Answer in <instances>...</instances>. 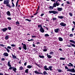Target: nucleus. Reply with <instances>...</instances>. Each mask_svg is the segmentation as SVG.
<instances>
[{"mask_svg":"<svg viewBox=\"0 0 75 75\" xmlns=\"http://www.w3.org/2000/svg\"><path fill=\"white\" fill-rule=\"evenodd\" d=\"M49 8H50V10H53L52 7V6H49Z\"/></svg>","mask_w":75,"mask_h":75,"instance_id":"79ce46f5","label":"nucleus"},{"mask_svg":"<svg viewBox=\"0 0 75 75\" xmlns=\"http://www.w3.org/2000/svg\"><path fill=\"white\" fill-rule=\"evenodd\" d=\"M67 4H70V3H69V2L68 1H67Z\"/></svg>","mask_w":75,"mask_h":75,"instance_id":"680f3d73","label":"nucleus"},{"mask_svg":"<svg viewBox=\"0 0 75 75\" xmlns=\"http://www.w3.org/2000/svg\"><path fill=\"white\" fill-rule=\"evenodd\" d=\"M37 14H38V12H36L33 15L34 16H36Z\"/></svg>","mask_w":75,"mask_h":75,"instance_id":"864d4df0","label":"nucleus"},{"mask_svg":"<svg viewBox=\"0 0 75 75\" xmlns=\"http://www.w3.org/2000/svg\"><path fill=\"white\" fill-rule=\"evenodd\" d=\"M5 40H7L8 39V35H6L5 37Z\"/></svg>","mask_w":75,"mask_h":75,"instance_id":"c85d7f7f","label":"nucleus"},{"mask_svg":"<svg viewBox=\"0 0 75 75\" xmlns=\"http://www.w3.org/2000/svg\"><path fill=\"white\" fill-rule=\"evenodd\" d=\"M49 13L50 14H51V13H53V14H58V11H49Z\"/></svg>","mask_w":75,"mask_h":75,"instance_id":"7ed1b4c3","label":"nucleus"},{"mask_svg":"<svg viewBox=\"0 0 75 75\" xmlns=\"http://www.w3.org/2000/svg\"><path fill=\"white\" fill-rule=\"evenodd\" d=\"M49 18H46V21H49Z\"/></svg>","mask_w":75,"mask_h":75,"instance_id":"13d9d810","label":"nucleus"},{"mask_svg":"<svg viewBox=\"0 0 75 75\" xmlns=\"http://www.w3.org/2000/svg\"><path fill=\"white\" fill-rule=\"evenodd\" d=\"M6 14L8 16H11V15H10V11H8L7 12Z\"/></svg>","mask_w":75,"mask_h":75,"instance_id":"6ab92c4d","label":"nucleus"},{"mask_svg":"<svg viewBox=\"0 0 75 75\" xmlns=\"http://www.w3.org/2000/svg\"><path fill=\"white\" fill-rule=\"evenodd\" d=\"M0 46L1 47H4V45H3V44H0Z\"/></svg>","mask_w":75,"mask_h":75,"instance_id":"8fccbe9b","label":"nucleus"},{"mask_svg":"<svg viewBox=\"0 0 75 75\" xmlns=\"http://www.w3.org/2000/svg\"><path fill=\"white\" fill-rule=\"evenodd\" d=\"M69 74H70V75H75V74H72V73H70Z\"/></svg>","mask_w":75,"mask_h":75,"instance_id":"69168bd1","label":"nucleus"},{"mask_svg":"<svg viewBox=\"0 0 75 75\" xmlns=\"http://www.w3.org/2000/svg\"><path fill=\"white\" fill-rule=\"evenodd\" d=\"M12 69H13V71H16L17 70V69L15 67H13Z\"/></svg>","mask_w":75,"mask_h":75,"instance_id":"e433bc0d","label":"nucleus"},{"mask_svg":"<svg viewBox=\"0 0 75 75\" xmlns=\"http://www.w3.org/2000/svg\"><path fill=\"white\" fill-rule=\"evenodd\" d=\"M52 20H54V21L56 20H57V18H52Z\"/></svg>","mask_w":75,"mask_h":75,"instance_id":"3c124183","label":"nucleus"},{"mask_svg":"<svg viewBox=\"0 0 75 75\" xmlns=\"http://www.w3.org/2000/svg\"><path fill=\"white\" fill-rule=\"evenodd\" d=\"M5 50H6V51H7L8 52H10V50H9V49H8L7 48H6V47H5Z\"/></svg>","mask_w":75,"mask_h":75,"instance_id":"5701e85b","label":"nucleus"},{"mask_svg":"<svg viewBox=\"0 0 75 75\" xmlns=\"http://www.w3.org/2000/svg\"><path fill=\"white\" fill-rule=\"evenodd\" d=\"M73 34H71L69 35V36L70 37H73Z\"/></svg>","mask_w":75,"mask_h":75,"instance_id":"ea45409f","label":"nucleus"},{"mask_svg":"<svg viewBox=\"0 0 75 75\" xmlns=\"http://www.w3.org/2000/svg\"><path fill=\"white\" fill-rule=\"evenodd\" d=\"M3 55L5 56V57H8V54L7 53H4L3 54Z\"/></svg>","mask_w":75,"mask_h":75,"instance_id":"f8f14e48","label":"nucleus"},{"mask_svg":"<svg viewBox=\"0 0 75 75\" xmlns=\"http://www.w3.org/2000/svg\"><path fill=\"white\" fill-rule=\"evenodd\" d=\"M70 45H71L72 47H75V45L72 44V43H70Z\"/></svg>","mask_w":75,"mask_h":75,"instance_id":"f704fd0d","label":"nucleus"},{"mask_svg":"<svg viewBox=\"0 0 75 75\" xmlns=\"http://www.w3.org/2000/svg\"><path fill=\"white\" fill-rule=\"evenodd\" d=\"M60 60H65V59L63 57H60Z\"/></svg>","mask_w":75,"mask_h":75,"instance_id":"cd10ccee","label":"nucleus"},{"mask_svg":"<svg viewBox=\"0 0 75 75\" xmlns=\"http://www.w3.org/2000/svg\"><path fill=\"white\" fill-rule=\"evenodd\" d=\"M38 28H42V25L40 24L39 25H38Z\"/></svg>","mask_w":75,"mask_h":75,"instance_id":"b1692460","label":"nucleus"},{"mask_svg":"<svg viewBox=\"0 0 75 75\" xmlns=\"http://www.w3.org/2000/svg\"><path fill=\"white\" fill-rule=\"evenodd\" d=\"M73 23L74 24V27H75V21H73Z\"/></svg>","mask_w":75,"mask_h":75,"instance_id":"bf43d9fd","label":"nucleus"},{"mask_svg":"<svg viewBox=\"0 0 75 75\" xmlns=\"http://www.w3.org/2000/svg\"><path fill=\"white\" fill-rule=\"evenodd\" d=\"M7 19H8L9 20H11V18L10 17H8L7 18Z\"/></svg>","mask_w":75,"mask_h":75,"instance_id":"a19ab883","label":"nucleus"},{"mask_svg":"<svg viewBox=\"0 0 75 75\" xmlns=\"http://www.w3.org/2000/svg\"><path fill=\"white\" fill-rule=\"evenodd\" d=\"M59 41H63V39L61 37L59 38Z\"/></svg>","mask_w":75,"mask_h":75,"instance_id":"a211bd4d","label":"nucleus"},{"mask_svg":"<svg viewBox=\"0 0 75 75\" xmlns=\"http://www.w3.org/2000/svg\"><path fill=\"white\" fill-rule=\"evenodd\" d=\"M65 69H67V72L69 71V72H74V73H75V70L74 68H73L72 69H68V67L66 66H65Z\"/></svg>","mask_w":75,"mask_h":75,"instance_id":"f03ea898","label":"nucleus"},{"mask_svg":"<svg viewBox=\"0 0 75 75\" xmlns=\"http://www.w3.org/2000/svg\"><path fill=\"white\" fill-rule=\"evenodd\" d=\"M23 70V67L22 66L20 67L19 68V70Z\"/></svg>","mask_w":75,"mask_h":75,"instance_id":"c756f323","label":"nucleus"},{"mask_svg":"<svg viewBox=\"0 0 75 75\" xmlns=\"http://www.w3.org/2000/svg\"><path fill=\"white\" fill-rule=\"evenodd\" d=\"M50 55H52V54H54V52H51L50 53Z\"/></svg>","mask_w":75,"mask_h":75,"instance_id":"58836bf2","label":"nucleus"},{"mask_svg":"<svg viewBox=\"0 0 75 75\" xmlns=\"http://www.w3.org/2000/svg\"><path fill=\"white\" fill-rule=\"evenodd\" d=\"M47 57L48 58L50 59V58H52V57L50 55H48V54H47Z\"/></svg>","mask_w":75,"mask_h":75,"instance_id":"2eb2a0df","label":"nucleus"},{"mask_svg":"<svg viewBox=\"0 0 75 75\" xmlns=\"http://www.w3.org/2000/svg\"><path fill=\"white\" fill-rule=\"evenodd\" d=\"M25 21H28V22H29L30 23L31 21V20H30L29 19H25Z\"/></svg>","mask_w":75,"mask_h":75,"instance_id":"a878e982","label":"nucleus"},{"mask_svg":"<svg viewBox=\"0 0 75 75\" xmlns=\"http://www.w3.org/2000/svg\"><path fill=\"white\" fill-rule=\"evenodd\" d=\"M13 67H9V69H10V70H11L12 69H13Z\"/></svg>","mask_w":75,"mask_h":75,"instance_id":"4d7b16f0","label":"nucleus"},{"mask_svg":"<svg viewBox=\"0 0 75 75\" xmlns=\"http://www.w3.org/2000/svg\"><path fill=\"white\" fill-rule=\"evenodd\" d=\"M32 38H35L36 37V36L35 35H32Z\"/></svg>","mask_w":75,"mask_h":75,"instance_id":"5fc2aeb1","label":"nucleus"},{"mask_svg":"<svg viewBox=\"0 0 75 75\" xmlns=\"http://www.w3.org/2000/svg\"><path fill=\"white\" fill-rule=\"evenodd\" d=\"M40 44V43L39 42H37L36 43V44H37V45H38V44Z\"/></svg>","mask_w":75,"mask_h":75,"instance_id":"e2e57ef3","label":"nucleus"},{"mask_svg":"<svg viewBox=\"0 0 75 75\" xmlns=\"http://www.w3.org/2000/svg\"><path fill=\"white\" fill-rule=\"evenodd\" d=\"M8 30V29L7 28H4L3 29H2L1 30L2 31H3V32H5V31H7Z\"/></svg>","mask_w":75,"mask_h":75,"instance_id":"0eeeda50","label":"nucleus"},{"mask_svg":"<svg viewBox=\"0 0 75 75\" xmlns=\"http://www.w3.org/2000/svg\"><path fill=\"white\" fill-rule=\"evenodd\" d=\"M0 75H4L3 73H2L0 72Z\"/></svg>","mask_w":75,"mask_h":75,"instance_id":"774afa93","label":"nucleus"},{"mask_svg":"<svg viewBox=\"0 0 75 75\" xmlns=\"http://www.w3.org/2000/svg\"><path fill=\"white\" fill-rule=\"evenodd\" d=\"M69 16L71 17H72V13H69Z\"/></svg>","mask_w":75,"mask_h":75,"instance_id":"de8ad7c7","label":"nucleus"},{"mask_svg":"<svg viewBox=\"0 0 75 75\" xmlns=\"http://www.w3.org/2000/svg\"><path fill=\"white\" fill-rule=\"evenodd\" d=\"M34 72L35 73V74H42L43 73H39V72H38V71H34Z\"/></svg>","mask_w":75,"mask_h":75,"instance_id":"1a4fd4ad","label":"nucleus"},{"mask_svg":"<svg viewBox=\"0 0 75 75\" xmlns=\"http://www.w3.org/2000/svg\"><path fill=\"white\" fill-rule=\"evenodd\" d=\"M47 66L45 65L44 67V69L45 70V71H47L48 70V71H50V69H48V68H47Z\"/></svg>","mask_w":75,"mask_h":75,"instance_id":"6e6552de","label":"nucleus"},{"mask_svg":"<svg viewBox=\"0 0 75 75\" xmlns=\"http://www.w3.org/2000/svg\"><path fill=\"white\" fill-rule=\"evenodd\" d=\"M63 9L62 8H57V10L58 11H61Z\"/></svg>","mask_w":75,"mask_h":75,"instance_id":"9d476101","label":"nucleus"},{"mask_svg":"<svg viewBox=\"0 0 75 75\" xmlns=\"http://www.w3.org/2000/svg\"><path fill=\"white\" fill-rule=\"evenodd\" d=\"M40 31L41 33H44V29L42 28H40Z\"/></svg>","mask_w":75,"mask_h":75,"instance_id":"423d86ee","label":"nucleus"},{"mask_svg":"<svg viewBox=\"0 0 75 75\" xmlns=\"http://www.w3.org/2000/svg\"><path fill=\"white\" fill-rule=\"evenodd\" d=\"M35 64H36L37 66H38V67H40V66H39L37 63H35Z\"/></svg>","mask_w":75,"mask_h":75,"instance_id":"338daca9","label":"nucleus"},{"mask_svg":"<svg viewBox=\"0 0 75 75\" xmlns=\"http://www.w3.org/2000/svg\"><path fill=\"white\" fill-rule=\"evenodd\" d=\"M69 64L70 65V67H73L74 65L72 64L71 63H69Z\"/></svg>","mask_w":75,"mask_h":75,"instance_id":"473e14b6","label":"nucleus"},{"mask_svg":"<svg viewBox=\"0 0 75 75\" xmlns=\"http://www.w3.org/2000/svg\"><path fill=\"white\" fill-rule=\"evenodd\" d=\"M70 42H72V43H73V44H75V41L72 40H69Z\"/></svg>","mask_w":75,"mask_h":75,"instance_id":"aec40b11","label":"nucleus"},{"mask_svg":"<svg viewBox=\"0 0 75 75\" xmlns=\"http://www.w3.org/2000/svg\"><path fill=\"white\" fill-rule=\"evenodd\" d=\"M32 66L30 65H28L27 67V68H28L29 69H30L32 68Z\"/></svg>","mask_w":75,"mask_h":75,"instance_id":"dca6fc26","label":"nucleus"},{"mask_svg":"<svg viewBox=\"0 0 75 75\" xmlns=\"http://www.w3.org/2000/svg\"><path fill=\"white\" fill-rule=\"evenodd\" d=\"M7 48H8V49H10V50L11 49V47L10 46H8Z\"/></svg>","mask_w":75,"mask_h":75,"instance_id":"c03bdc74","label":"nucleus"},{"mask_svg":"<svg viewBox=\"0 0 75 75\" xmlns=\"http://www.w3.org/2000/svg\"><path fill=\"white\" fill-rule=\"evenodd\" d=\"M16 24H20V23L18 21H17L16 22Z\"/></svg>","mask_w":75,"mask_h":75,"instance_id":"a18cd8bd","label":"nucleus"},{"mask_svg":"<svg viewBox=\"0 0 75 75\" xmlns=\"http://www.w3.org/2000/svg\"><path fill=\"white\" fill-rule=\"evenodd\" d=\"M64 17L62 16H58V18L60 19H62V18H64Z\"/></svg>","mask_w":75,"mask_h":75,"instance_id":"ddd939ff","label":"nucleus"},{"mask_svg":"<svg viewBox=\"0 0 75 75\" xmlns=\"http://www.w3.org/2000/svg\"><path fill=\"white\" fill-rule=\"evenodd\" d=\"M22 45H23V49L25 50H27V46L25 44H24L23 43H22L21 44Z\"/></svg>","mask_w":75,"mask_h":75,"instance_id":"20e7f679","label":"nucleus"},{"mask_svg":"<svg viewBox=\"0 0 75 75\" xmlns=\"http://www.w3.org/2000/svg\"><path fill=\"white\" fill-rule=\"evenodd\" d=\"M12 5L11 6L12 7H15V5H14V3H13V2H12Z\"/></svg>","mask_w":75,"mask_h":75,"instance_id":"c9c22d12","label":"nucleus"},{"mask_svg":"<svg viewBox=\"0 0 75 75\" xmlns=\"http://www.w3.org/2000/svg\"><path fill=\"white\" fill-rule=\"evenodd\" d=\"M60 25H61V27H65L66 26V25L65 24H64V23L62 22L60 24Z\"/></svg>","mask_w":75,"mask_h":75,"instance_id":"39448f33","label":"nucleus"},{"mask_svg":"<svg viewBox=\"0 0 75 75\" xmlns=\"http://www.w3.org/2000/svg\"><path fill=\"white\" fill-rule=\"evenodd\" d=\"M52 67H53L52 66H50L49 67V69L51 71H52Z\"/></svg>","mask_w":75,"mask_h":75,"instance_id":"f3484780","label":"nucleus"},{"mask_svg":"<svg viewBox=\"0 0 75 75\" xmlns=\"http://www.w3.org/2000/svg\"><path fill=\"white\" fill-rule=\"evenodd\" d=\"M12 57H13V59H16L17 58V56H15V55H14V54H12Z\"/></svg>","mask_w":75,"mask_h":75,"instance_id":"4468645a","label":"nucleus"},{"mask_svg":"<svg viewBox=\"0 0 75 75\" xmlns=\"http://www.w3.org/2000/svg\"><path fill=\"white\" fill-rule=\"evenodd\" d=\"M44 13H42L41 14V15H40V16L41 17H42V16H44Z\"/></svg>","mask_w":75,"mask_h":75,"instance_id":"6e6d98bb","label":"nucleus"},{"mask_svg":"<svg viewBox=\"0 0 75 75\" xmlns=\"http://www.w3.org/2000/svg\"><path fill=\"white\" fill-rule=\"evenodd\" d=\"M39 57L40 58H45L44 56H41L40 55H39Z\"/></svg>","mask_w":75,"mask_h":75,"instance_id":"4be33fe9","label":"nucleus"},{"mask_svg":"<svg viewBox=\"0 0 75 75\" xmlns=\"http://www.w3.org/2000/svg\"><path fill=\"white\" fill-rule=\"evenodd\" d=\"M10 61H8V67H11V65L10 64Z\"/></svg>","mask_w":75,"mask_h":75,"instance_id":"412c9836","label":"nucleus"},{"mask_svg":"<svg viewBox=\"0 0 75 75\" xmlns=\"http://www.w3.org/2000/svg\"><path fill=\"white\" fill-rule=\"evenodd\" d=\"M3 3L4 4H6V6L7 7H8L9 8H11V6L10 5V4H9V0L4 1Z\"/></svg>","mask_w":75,"mask_h":75,"instance_id":"f257e3e1","label":"nucleus"},{"mask_svg":"<svg viewBox=\"0 0 75 75\" xmlns=\"http://www.w3.org/2000/svg\"><path fill=\"white\" fill-rule=\"evenodd\" d=\"M63 71H62V70L60 69H59L58 70V72H60V73H61V72H63Z\"/></svg>","mask_w":75,"mask_h":75,"instance_id":"bb28decb","label":"nucleus"},{"mask_svg":"<svg viewBox=\"0 0 75 75\" xmlns=\"http://www.w3.org/2000/svg\"><path fill=\"white\" fill-rule=\"evenodd\" d=\"M47 51V49L46 48L44 49V50H43V51L44 52H45V51Z\"/></svg>","mask_w":75,"mask_h":75,"instance_id":"09e8293b","label":"nucleus"},{"mask_svg":"<svg viewBox=\"0 0 75 75\" xmlns=\"http://www.w3.org/2000/svg\"><path fill=\"white\" fill-rule=\"evenodd\" d=\"M8 29L9 30H11V27H8Z\"/></svg>","mask_w":75,"mask_h":75,"instance_id":"37998d69","label":"nucleus"},{"mask_svg":"<svg viewBox=\"0 0 75 75\" xmlns=\"http://www.w3.org/2000/svg\"><path fill=\"white\" fill-rule=\"evenodd\" d=\"M29 71V69H26L25 70V73H28Z\"/></svg>","mask_w":75,"mask_h":75,"instance_id":"393cba45","label":"nucleus"},{"mask_svg":"<svg viewBox=\"0 0 75 75\" xmlns=\"http://www.w3.org/2000/svg\"><path fill=\"white\" fill-rule=\"evenodd\" d=\"M28 41L30 42L31 41H34V40L31 39L30 40H28Z\"/></svg>","mask_w":75,"mask_h":75,"instance_id":"49530a36","label":"nucleus"},{"mask_svg":"<svg viewBox=\"0 0 75 75\" xmlns=\"http://www.w3.org/2000/svg\"><path fill=\"white\" fill-rule=\"evenodd\" d=\"M45 36L46 37H49L50 35L48 34H47L45 35Z\"/></svg>","mask_w":75,"mask_h":75,"instance_id":"72a5a7b5","label":"nucleus"},{"mask_svg":"<svg viewBox=\"0 0 75 75\" xmlns=\"http://www.w3.org/2000/svg\"><path fill=\"white\" fill-rule=\"evenodd\" d=\"M53 6H54V7H57V5H56V3H54L53 4Z\"/></svg>","mask_w":75,"mask_h":75,"instance_id":"4c0bfd02","label":"nucleus"},{"mask_svg":"<svg viewBox=\"0 0 75 75\" xmlns=\"http://www.w3.org/2000/svg\"><path fill=\"white\" fill-rule=\"evenodd\" d=\"M33 47H35V45L34 44H33Z\"/></svg>","mask_w":75,"mask_h":75,"instance_id":"0e129e2a","label":"nucleus"},{"mask_svg":"<svg viewBox=\"0 0 75 75\" xmlns=\"http://www.w3.org/2000/svg\"><path fill=\"white\" fill-rule=\"evenodd\" d=\"M56 6H59L60 5V4H59V2L58 3H56Z\"/></svg>","mask_w":75,"mask_h":75,"instance_id":"2f4dec72","label":"nucleus"},{"mask_svg":"<svg viewBox=\"0 0 75 75\" xmlns=\"http://www.w3.org/2000/svg\"><path fill=\"white\" fill-rule=\"evenodd\" d=\"M15 45H14V44H12L11 45V47H15Z\"/></svg>","mask_w":75,"mask_h":75,"instance_id":"603ef678","label":"nucleus"},{"mask_svg":"<svg viewBox=\"0 0 75 75\" xmlns=\"http://www.w3.org/2000/svg\"><path fill=\"white\" fill-rule=\"evenodd\" d=\"M26 65H27V62H25L24 64V66H26Z\"/></svg>","mask_w":75,"mask_h":75,"instance_id":"052dcab7","label":"nucleus"},{"mask_svg":"<svg viewBox=\"0 0 75 75\" xmlns=\"http://www.w3.org/2000/svg\"><path fill=\"white\" fill-rule=\"evenodd\" d=\"M59 28H58L57 29H56L54 30V31L55 32V33H58V32H59Z\"/></svg>","mask_w":75,"mask_h":75,"instance_id":"9b49d317","label":"nucleus"},{"mask_svg":"<svg viewBox=\"0 0 75 75\" xmlns=\"http://www.w3.org/2000/svg\"><path fill=\"white\" fill-rule=\"evenodd\" d=\"M43 74H44V75H47L48 74V73H47V72H46V71H45L43 72Z\"/></svg>","mask_w":75,"mask_h":75,"instance_id":"7c9ffc66","label":"nucleus"}]
</instances>
